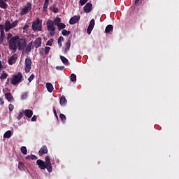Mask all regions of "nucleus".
<instances>
[{
    "instance_id": "37",
    "label": "nucleus",
    "mask_w": 179,
    "mask_h": 179,
    "mask_svg": "<svg viewBox=\"0 0 179 179\" xmlns=\"http://www.w3.org/2000/svg\"><path fill=\"white\" fill-rule=\"evenodd\" d=\"M6 78H8V73H6L5 71H3V73L0 76V79H1V80H2V79H6Z\"/></svg>"
},
{
    "instance_id": "53",
    "label": "nucleus",
    "mask_w": 179,
    "mask_h": 179,
    "mask_svg": "<svg viewBox=\"0 0 179 179\" xmlns=\"http://www.w3.org/2000/svg\"><path fill=\"white\" fill-rule=\"evenodd\" d=\"M3 66L2 65V62L0 60V72L2 71Z\"/></svg>"
},
{
    "instance_id": "16",
    "label": "nucleus",
    "mask_w": 179,
    "mask_h": 179,
    "mask_svg": "<svg viewBox=\"0 0 179 179\" xmlns=\"http://www.w3.org/2000/svg\"><path fill=\"white\" fill-rule=\"evenodd\" d=\"M41 46V38H36L34 42V47L35 48H38V47Z\"/></svg>"
},
{
    "instance_id": "10",
    "label": "nucleus",
    "mask_w": 179,
    "mask_h": 179,
    "mask_svg": "<svg viewBox=\"0 0 179 179\" xmlns=\"http://www.w3.org/2000/svg\"><path fill=\"white\" fill-rule=\"evenodd\" d=\"M45 162L48 166V173H52V164H51V159H50V156L47 155L45 157Z\"/></svg>"
},
{
    "instance_id": "24",
    "label": "nucleus",
    "mask_w": 179,
    "mask_h": 179,
    "mask_svg": "<svg viewBox=\"0 0 179 179\" xmlns=\"http://www.w3.org/2000/svg\"><path fill=\"white\" fill-rule=\"evenodd\" d=\"M25 159L29 160V162H30V160H37V157L34 155H27L25 157Z\"/></svg>"
},
{
    "instance_id": "35",
    "label": "nucleus",
    "mask_w": 179,
    "mask_h": 179,
    "mask_svg": "<svg viewBox=\"0 0 179 179\" xmlns=\"http://www.w3.org/2000/svg\"><path fill=\"white\" fill-rule=\"evenodd\" d=\"M50 9L54 13H58L59 9H58V8H56L55 6H52L50 7Z\"/></svg>"
},
{
    "instance_id": "15",
    "label": "nucleus",
    "mask_w": 179,
    "mask_h": 179,
    "mask_svg": "<svg viewBox=\"0 0 179 179\" xmlns=\"http://www.w3.org/2000/svg\"><path fill=\"white\" fill-rule=\"evenodd\" d=\"M16 59H17V55H16V54L12 55L8 59V64H9V65H13V64H15V62H16Z\"/></svg>"
},
{
    "instance_id": "12",
    "label": "nucleus",
    "mask_w": 179,
    "mask_h": 179,
    "mask_svg": "<svg viewBox=\"0 0 179 179\" xmlns=\"http://www.w3.org/2000/svg\"><path fill=\"white\" fill-rule=\"evenodd\" d=\"M93 8V5L91 3H87L86 5L84 6V12L85 13H90L92 12V8Z\"/></svg>"
},
{
    "instance_id": "48",
    "label": "nucleus",
    "mask_w": 179,
    "mask_h": 179,
    "mask_svg": "<svg viewBox=\"0 0 179 179\" xmlns=\"http://www.w3.org/2000/svg\"><path fill=\"white\" fill-rule=\"evenodd\" d=\"M22 29L25 30V31H27V30H29V24H25Z\"/></svg>"
},
{
    "instance_id": "50",
    "label": "nucleus",
    "mask_w": 179,
    "mask_h": 179,
    "mask_svg": "<svg viewBox=\"0 0 179 179\" xmlns=\"http://www.w3.org/2000/svg\"><path fill=\"white\" fill-rule=\"evenodd\" d=\"M4 103L3 98L0 97V106H3Z\"/></svg>"
},
{
    "instance_id": "44",
    "label": "nucleus",
    "mask_w": 179,
    "mask_h": 179,
    "mask_svg": "<svg viewBox=\"0 0 179 179\" xmlns=\"http://www.w3.org/2000/svg\"><path fill=\"white\" fill-rule=\"evenodd\" d=\"M34 78H36V76H34V74H31L29 78H28V81L29 82H31V80H33V79H34Z\"/></svg>"
},
{
    "instance_id": "56",
    "label": "nucleus",
    "mask_w": 179,
    "mask_h": 179,
    "mask_svg": "<svg viewBox=\"0 0 179 179\" xmlns=\"http://www.w3.org/2000/svg\"><path fill=\"white\" fill-rule=\"evenodd\" d=\"M139 1H141V0H135V2H134L135 5H136L137 3H138Z\"/></svg>"
},
{
    "instance_id": "46",
    "label": "nucleus",
    "mask_w": 179,
    "mask_h": 179,
    "mask_svg": "<svg viewBox=\"0 0 179 179\" xmlns=\"http://www.w3.org/2000/svg\"><path fill=\"white\" fill-rule=\"evenodd\" d=\"M12 34L11 33H8L7 34V41H9V40H10V38H12Z\"/></svg>"
},
{
    "instance_id": "19",
    "label": "nucleus",
    "mask_w": 179,
    "mask_h": 179,
    "mask_svg": "<svg viewBox=\"0 0 179 179\" xmlns=\"http://www.w3.org/2000/svg\"><path fill=\"white\" fill-rule=\"evenodd\" d=\"M48 5H50V0H45L43 10L47 12L48 10Z\"/></svg>"
},
{
    "instance_id": "3",
    "label": "nucleus",
    "mask_w": 179,
    "mask_h": 179,
    "mask_svg": "<svg viewBox=\"0 0 179 179\" xmlns=\"http://www.w3.org/2000/svg\"><path fill=\"white\" fill-rule=\"evenodd\" d=\"M10 82L11 85H13V86H16V85H18V83L23 82V74L18 72L17 74L13 75Z\"/></svg>"
},
{
    "instance_id": "14",
    "label": "nucleus",
    "mask_w": 179,
    "mask_h": 179,
    "mask_svg": "<svg viewBox=\"0 0 179 179\" xmlns=\"http://www.w3.org/2000/svg\"><path fill=\"white\" fill-rule=\"evenodd\" d=\"M48 153V148L47 146L43 145L41 148L40 150L38 151L39 156H43V155H47Z\"/></svg>"
},
{
    "instance_id": "6",
    "label": "nucleus",
    "mask_w": 179,
    "mask_h": 179,
    "mask_svg": "<svg viewBox=\"0 0 179 179\" xmlns=\"http://www.w3.org/2000/svg\"><path fill=\"white\" fill-rule=\"evenodd\" d=\"M54 22L52 20H49L46 22L48 31H50V36H55V27L54 26Z\"/></svg>"
},
{
    "instance_id": "30",
    "label": "nucleus",
    "mask_w": 179,
    "mask_h": 179,
    "mask_svg": "<svg viewBox=\"0 0 179 179\" xmlns=\"http://www.w3.org/2000/svg\"><path fill=\"white\" fill-rule=\"evenodd\" d=\"M24 167H25L24 164H23L22 162L18 163V169L20 171H24V170H25Z\"/></svg>"
},
{
    "instance_id": "22",
    "label": "nucleus",
    "mask_w": 179,
    "mask_h": 179,
    "mask_svg": "<svg viewBox=\"0 0 179 179\" xmlns=\"http://www.w3.org/2000/svg\"><path fill=\"white\" fill-rule=\"evenodd\" d=\"M46 87L48 89V92H49L50 93H52V90H54V87L50 83H46Z\"/></svg>"
},
{
    "instance_id": "39",
    "label": "nucleus",
    "mask_w": 179,
    "mask_h": 179,
    "mask_svg": "<svg viewBox=\"0 0 179 179\" xmlns=\"http://www.w3.org/2000/svg\"><path fill=\"white\" fill-rule=\"evenodd\" d=\"M71 81L76 82V75L74 73L71 74Z\"/></svg>"
},
{
    "instance_id": "49",
    "label": "nucleus",
    "mask_w": 179,
    "mask_h": 179,
    "mask_svg": "<svg viewBox=\"0 0 179 179\" xmlns=\"http://www.w3.org/2000/svg\"><path fill=\"white\" fill-rule=\"evenodd\" d=\"M46 45H50V47H51V45H52V41H48Z\"/></svg>"
},
{
    "instance_id": "5",
    "label": "nucleus",
    "mask_w": 179,
    "mask_h": 179,
    "mask_svg": "<svg viewBox=\"0 0 179 179\" xmlns=\"http://www.w3.org/2000/svg\"><path fill=\"white\" fill-rule=\"evenodd\" d=\"M31 2L28 1L27 2V4L23 6V8L21 9L20 12V16H24V15H27L30 10H31Z\"/></svg>"
},
{
    "instance_id": "32",
    "label": "nucleus",
    "mask_w": 179,
    "mask_h": 179,
    "mask_svg": "<svg viewBox=\"0 0 179 179\" xmlns=\"http://www.w3.org/2000/svg\"><path fill=\"white\" fill-rule=\"evenodd\" d=\"M62 22V20L60 17H56L55 20H54V22L53 24H55V26H57L59 25Z\"/></svg>"
},
{
    "instance_id": "26",
    "label": "nucleus",
    "mask_w": 179,
    "mask_h": 179,
    "mask_svg": "<svg viewBox=\"0 0 179 179\" xmlns=\"http://www.w3.org/2000/svg\"><path fill=\"white\" fill-rule=\"evenodd\" d=\"M10 136H12V131L8 130L6 132V134H3V138L5 139H9V138H10Z\"/></svg>"
},
{
    "instance_id": "9",
    "label": "nucleus",
    "mask_w": 179,
    "mask_h": 179,
    "mask_svg": "<svg viewBox=\"0 0 179 179\" xmlns=\"http://www.w3.org/2000/svg\"><path fill=\"white\" fill-rule=\"evenodd\" d=\"M27 44V43H26V41L20 38L17 45V48H18L19 51H22V50L26 48Z\"/></svg>"
},
{
    "instance_id": "20",
    "label": "nucleus",
    "mask_w": 179,
    "mask_h": 179,
    "mask_svg": "<svg viewBox=\"0 0 179 179\" xmlns=\"http://www.w3.org/2000/svg\"><path fill=\"white\" fill-rule=\"evenodd\" d=\"M71 49V40L69 39L66 44V48L64 49V54H66Z\"/></svg>"
},
{
    "instance_id": "28",
    "label": "nucleus",
    "mask_w": 179,
    "mask_h": 179,
    "mask_svg": "<svg viewBox=\"0 0 179 179\" xmlns=\"http://www.w3.org/2000/svg\"><path fill=\"white\" fill-rule=\"evenodd\" d=\"M5 38V31H1L0 32V44L3 43V40Z\"/></svg>"
},
{
    "instance_id": "4",
    "label": "nucleus",
    "mask_w": 179,
    "mask_h": 179,
    "mask_svg": "<svg viewBox=\"0 0 179 179\" xmlns=\"http://www.w3.org/2000/svg\"><path fill=\"white\" fill-rule=\"evenodd\" d=\"M18 23H19L18 20H15L12 23L9 20H6L4 23V30L6 33H8L9 30H12V29H14V27H16Z\"/></svg>"
},
{
    "instance_id": "11",
    "label": "nucleus",
    "mask_w": 179,
    "mask_h": 179,
    "mask_svg": "<svg viewBox=\"0 0 179 179\" xmlns=\"http://www.w3.org/2000/svg\"><path fill=\"white\" fill-rule=\"evenodd\" d=\"M94 29V19H92L87 29V34H90Z\"/></svg>"
},
{
    "instance_id": "45",
    "label": "nucleus",
    "mask_w": 179,
    "mask_h": 179,
    "mask_svg": "<svg viewBox=\"0 0 179 179\" xmlns=\"http://www.w3.org/2000/svg\"><path fill=\"white\" fill-rule=\"evenodd\" d=\"M87 2V0H80V3L81 6H83Z\"/></svg>"
},
{
    "instance_id": "1",
    "label": "nucleus",
    "mask_w": 179,
    "mask_h": 179,
    "mask_svg": "<svg viewBox=\"0 0 179 179\" xmlns=\"http://www.w3.org/2000/svg\"><path fill=\"white\" fill-rule=\"evenodd\" d=\"M20 39V36L16 35L13 36L8 41V46L10 51L13 52H16L17 50V44L19 43V40Z\"/></svg>"
},
{
    "instance_id": "29",
    "label": "nucleus",
    "mask_w": 179,
    "mask_h": 179,
    "mask_svg": "<svg viewBox=\"0 0 179 179\" xmlns=\"http://www.w3.org/2000/svg\"><path fill=\"white\" fill-rule=\"evenodd\" d=\"M32 45H33V42H30L28 43V45H27V47L25 48L26 52H30V51H31Z\"/></svg>"
},
{
    "instance_id": "18",
    "label": "nucleus",
    "mask_w": 179,
    "mask_h": 179,
    "mask_svg": "<svg viewBox=\"0 0 179 179\" xmlns=\"http://www.w3.org/2000/svg\"><path fill=\"white\" fill-rule=\"evenodd\" d=\"M113 30H114V27L112 24H109L106 26L105 29V32L106 33V34H110V33H111V31H113Z\"/></svg>"
},
{
    "instance_id": "47",
    "label": "nucleus",
    "mask_w": 179,
    "mask_h": 179,
    "mask_svg": "<svg viewBox=\"0 0 179 179\" xmlns=\"http://www.w3.org/2000/svg\"><path fill=\"white\" fill-rule=\"evenodd\" d=\"M22 99L24 100L25 99H27V93H24L22 94Z\"/></svg>"
},
{
    "instance_id": "23",
    "label": "nucleus",
    "mask_w": 179,
    "mask_h": 179,
    "mask_svg": "<svg viewBox=\"0 0 179 179\" xmlns=\"http://www.w3.org/2000/svg\"><path fill=\"white\" fill-rule=\"evenodd\" d=\"M66 98L65 97V96H62L60 98V104L62 106H66Z\"/></svg>"
},
{
    "instance_id": "43",
    "label": "nucleus",
    "mask_w": 179,
    "mask_h": 179,
    "mask_svg": "<svg viewBox=\"0 0 179 179\" xmlns=\"http://www.w3.org/2000/svg\"><path fill=\"white\" fill-rule=\"evenodd\" d=\"M22 117H23V113L20 112L18 116L17 117V120H22Z\"/></svg>"
},
{
    "instance_id": "33",
    "label": "nucleus",
    "mask_w": 179,
    "mask_h": 179,
    "mask_svg": "<svg viewBox=\"0 0 179 179\" xmlns=\"http://www.w3.org/2000/svg\"><path fill=\"white\" fill-rule=\"evenodd\" d=\"M59 118L61 119V121L65 124L66 121V116H65V115L61 113L59 115Z\"/></svg>"
},
{
    "instance_id": "2",
    "label": "nucleus",
    "mask_w": 179,
    "mask_h": 179,
    "mask_svg": "<svg viewBox=\"0 0 179 179\" xmlns=\"http://www.w3.org/2000/svg\"><path fill=\"white\" fill-rule=\"evenodd\" d=\"M43 20H40V18H36L32 22V30L34 31H43Z\"/></svg>"
},
{
    "instance_id": "34",
    "label": "nucleus",
    "mask_w": 179,
    "mask_h": 179,
    "mask_svg": "<svg viewBox=\"0 0 179 179\" xmlns=\"http://www.w3.org/2000/svg\"><path fill=\"white\" fill-rule=\"evenodd\" d=\"M62 41H64V37L62 36H60L58 38V40H57V43H58V45L59 47H62Z\"/></svg>"
},
{
    "instance_id": "21",
    "label": "nucleus",
    "mask_w": 179,
    "mask_h": 179,
    "mask_svg": "<svg viewBox=\"0 0 179 179\" xmlns=\"http://www.w3.org/2000/svg\"><path fill=\"white\" fill-rule=\"evenodd\" d=\"M5 97L8 100V101H12L13 100V96L10 92H7L5 94Z\"/></svg>"
},
{
    "instance_id": "25",
    "label": "nucleus",
    "mask_w": 179,
    "mask_h": 179,
    "mask_svg": "<svg viewBox=\"0 0 179 179\" xmlns=\"http://www.w3.org/2000/svg\"><path fill=\"white\" fill-rule=\"evenodd\" d=\"M60 59L64 65H69V61L64 56H60Z\"/></svg>"
},
{
    "instance_id": "55",
    "label": "nucleus",
    "mask_w": 179,
    "mask_h": 179,
    "mask_svg": "<svg viewBox=\"0 0 179 179\" xmlns=\"http://www.w3.org/2000/svg\"><path fill=\"white\" fill-rule=\"evenodd\" d=\"M55 116L56 117L57 121H58V115L57 114V112L54 113Z\"/></svg>"
},
{
    "instance_id": "52",
    "label": "nucleus",
    "mask_w": 179,
    "mask_h": 179,
    "mask_svg": "<svg viewBox=\"0 0 179 179\" xmlns=\"http://www.w3.org/2000/svg\"><path fill=\"white\" fill-rule=\"evenodd\" d=\"M3 29H4V25L3 24H0V32L3 31H4Z\"/></svg>"
},
{
    "instance_id": "13",
    "label": "nucleus",
    "mask_w": 179,
    "mask_h": 179,
    "mask_svg": "<svg viewBox=\"0 0 179 179\" xmlns=\"http://www.w3.org/2000/svg\"><path fill=\"white\" fill-rule=\"evenodd\" d=\"M79 20H80V15H74L70 19L69 23L70 24H75L76 23H78Z\"/></svg>"
},
{
    "instance_id": "42",
    "label": "nucleus",
    "mask_w": 179,
    "mask_h": 179,
    "mask_svg": "<svg viewBox=\"0 0 179 179\" xmlns=\"http://www.w3.org/2000/svg\"><path fill=\"white\" fill-rule=\"evenodd\" d=\"M9 111H13V109L15 108V106H13V104L10 103L8 105Z\"/></svg>"
},
{
    "instance_id": "57",
    "label": "nucleus",
    "mask_w": 179,
    "mask_h": 179,
    "mask_svg": "<svg viewBox=\"0 0 179 179\" xmlns=\"http://www.w3.org/2000/svg\"><path fill=\"white\" fill-rule=\"evenodd\" d=\"M53 113L55 114V113H57V110L55 109V107H53Z\"/></svg>"
},
{
    "instance_id": "17",
    "label": "nucleus",
    "mask_w": 179,
    "mask_h": 179,
    "mask_svg": "<svg viewBox=\"0 0 179 179\" xmlns=\"http://www.w3.org/2000/svg\"><path fill=\"white\" fill-rule=\"evenodd\" d=\"M24 114L27 117V118H31L33 117V110L30 109H26L24 111Z\"/></svg>"
},
{
    "instance_id": "27",
    "label": "nucleus",
    "mask_w": 179,
    "mask_h": 179,
    "mask_svg": "<svg viewBox=\"0 0 179 179\" xmlns=\"http://www.w3.org/2000/svg\"><path fill=\"white\" fill-rule=\"evenodd\" d=\"M0 8L2 9H6L8 8V4L3 0H0Z\"/></svg>"
},
{
    "instance_id": "40",
    "label": "nucleus",
    "mask_w": 179,
    "mask_h": 179,
    "mask_svg": "<svg viewBox=\"0 0 179 179\" xmlns=\"http://www.w3.org/2000/svg\"><path fill=\"white\" fill-rule=\"evenodd\" d=\"M56 69H57V71H64V69H65V66H56Z\"/></svg>"
},
{
    "instance_id": "8",
    "label": "nucleus",
    "mask_w": 179,
    "mask_h": 179,
    "mask_svg": "<svg viewBox=\"0 0 179 179\" xmlns=\"http://www.w3.org/2000/svg\"><path fill=\"white\" fill-rule=\"evenodd\" d=\"M36 164H38L39 169H41V170H45V169H47L48 171V165H47V164L41 160V159H38L36 161Z\"/></svg>"
},
{
    "instance_id": "36",
    "label": "nucleus",
    "mask_w": 179,
    "mask_h": 179,
    "mask_svg": "<svg viewBox=\"0 0 179 179\" xmlns=\"http://www.w3.org/2000/svg\"><path fill=\"white\" fill-rule=\"evenodd\" d=\"M21 152L23 155H27V148L25 146L21 147Z\"/></svg>"
},
{
    "instance_id": "54",
    "label": "nucleus",
    "mask_w": 179,
    "mask_h": 179,
    "mask_svg": "<svg viewBox=\"0 0 179 179\" xmlns=\"http://www.w3.org/2000/svg\"><path fill=\"white\" fill-rule=\"evenodd\" d=\"M8 85H9V78H7L6 86H8Z\"/></svg>"
},
{
    "instance_id": "58",
    "label": "nucleus",
    "mask_w": 179,
    "mask_h": 179,
    "mask_svg": "<svg viewBox=\"0 0 179 179\" xmlns=\"http://www.w3.org/2000/svg\"><path fill=\"white\" fill-rule=\"evenodd\" d=\"M0 58H1V54H0Z\"/></svg>"
},
{
    "instance_id": "41",
    "label": "nucleus",
    "mask_w": 179,
    "mask_h": 179,
    "mask_svg": "<svg viewBox=\"0 0 179 179\" xmlns=\"http://www.w3.org/2000/svg\"><path fill=\"white\" fill-rule=\"evenodd\" d=\"M51 50V48L50 47H45V54L47 55L48 52H50V50Z\"/></svg>"
},
{
    "instance_id": "7",
    "label": "nucleus",
    "mask_w": 179,
    "mask_h": 179,
    "mask_svg": "<svg viewBox=\"0 0 179 179\" xmlns=\"http://www.w3.org/2000/svg\"><path fill=\"white\" fill-rule=\"evenodd\" d=\"M31 70V59L30 58H26L24 71L26 73H29V72H30Z\"/></svg>"
},
{
    "instance_id": "31",
    "label": "nucleus",
    "mask_w": 179,
    "mask_h": 179,
    "mask_svg": "<svg viewBox=\"0 0 179 179\" xmlns=\"http://www.w3.org/2000/svg\"><path fill=\"white\" fill-rule=\"evenodd\" d=\"M57 27L59 31H61V30H62V29H65V27H66V25L64 23H60Z\"/></svg>"
},
{
    "instance_id": "51",
    "label": "nucleus",
    "mask_w": 179,
    "mask_h": 179,
    "mask_svg": "<svg viewBox=\"0 0 179 179\" xmlns=\"http://www.w3.org/2000/svg\"><path fill=\"white\" fill-rule=\"evenodd\" d=\"M31 121H37V116L36 115H34L32 117H31Z\"/></svg>"
},
{
    "instance_id": "38",
    "label": "nucleus",
    "mask_w": 179,
    "mask_h": 179,
    "mask_svg": "<svg viewBox=\"0 0 179 179\" xmlns=\"http://www.w3.org/2000/svg\"><path fill=\"white\" fill-rule=\"evenodd\" d=\"M69 34H71V31H67L66 29H63V31H62L63 36H69Z\"/></svg>"
}]
</instances>
